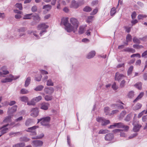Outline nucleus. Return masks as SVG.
<instances>
[{
	"label": "nucleus",
	"instance_id": "40",
	"mask_svg": "<svg viewBox=\"0 0 147 147\" xmlns=\"http://www.w3.org/2000/svg\"><path fill=\"white\" fill-rule=\"evenodd\" d=\"M32 13L26 14L24 16V17L23 18V19H30L31 17H32Z\"/></svg>",
	"mask_w": 147,
	"mask_h": 147
},
{
	"label": "nucleus",
	"instance_id": "12",
	"mask_svg": "<svg viewBox=\"0 0 147 147\" xmlns=\"http://www.w3.org/2000/svg\"><path fill=\"white\" fill-rule=\"evenodd\" d=\"M123 123H116L113 124V125H110L109 127V128L112 129L114 127H116L118 128H121L123 127Z\"/></svg>",
	"mask_w": 147,
	"mask_h": 147
},
{
	"label": "nucleus",
	"instance_id": "13",
	"mask_svg": "<svg viewBox=\"0 0 147 147\" xmlns=\"http://www.w3.org/2000/svg\"><path fill=\"white\" fill-rule=\"evenodd\" d=\"M28 33L31 36H34V38L36 39L40 38L39 36L37 34V31H28Z\"/></svg>",
	"mask_w": 147,
	"mask_h": 147
},
{
	"label": "nucleus",
	"instance_id": "37",
	"mask_svg": "<svg viewBox=\"0 0 147 147\" xmlns=\"http://www.w3.org/2000/svg\"><path fill=\"white\" fill-rule=\"evenodd\" d=\"M34 100V98H33L30 101L28 102L27 105H34L36 102V101Z\"/></svg>",
	"mask_w": 147,
	"mask_h": 147
},
{
	"label": "nucleus",
	"instance_id": "7",
	"mask_svg": "<svg viewBox=\"0 0 147 147\" xmlns=\"http://www.w3.org/2000/svg\"><path fill=\"white\" fill-rule=\"evenodd\" d=\"M70 22L72 25L77 29L79 25V22L77 20L74 18H72L70 19Z\"/></svg>",
	"mask_w": 147,
	"mask_h": 147
},
{
	"label": "nucleus",
	"instance_id": "22",
	"mask_svg": "<svg viewBox=\"0 0 147 147\" xmlns=\"http://www.w3.org/2000/svg\"><path fill=\"white\" fill-rule=\"evenodd\" d=\"M123 51L125 52H131L132 53H134L135 52V50L130 48H127L125 49H124Z\"/></svg>",
	"mask_w": 147,
	"mask_h": 147
},
{
	"label": "nucleus",
	"instance_id": "36",
	"mask_svg": "<svg viewBox=\"0 0 147 147\" xmlns=\"http://www.w3.org/2000/svg\"><path fill=\"white\" fill-rule=\"evenodd\" d=\"M34 100V98H33L30 101L28 102L27 105H34L36 102V101Z\"/></svg>",
	"mask_w": 147,
	"mask_h": 147
},
{
	"label": "nucleus",
	"instance_id": "31",
	"mask_svg": "<svg viewBox=\"0 0 147 147\" xmlns=\"http://www.w3.org/2000/svg\"><path fill=\"white\" fill-rule=\"evenodd\" d=\"M111 107H115V108L119 107L121 109H123L124 108V107L123 105H118L116 104H113L111 105Z\"/></svg>",
	"mask_w": 147,
	"mask_h": 147
},
{
	"label": "nucleus",
	"instance_id": "57",
	"mask_svg": "<svg viewBox=\"0 0 147 147\" xmlns=\"http://www.w3.org/2000/svg\"><path fill=\"white\" fill-rule=\"evenodd\" d=\"M33 98L34 99V100L36 101V102H37L41 100L42 98V97L41 96H39Z\"/></svg>",
	"mask_w": 147,
	"mask_h": 147
},
{
	"label": "nucleus",
	"instance_id": "29",
	"mask_svg": "<svg viewBox=\"0 0 147 147\" xmlns=\"http://www.w3.org/2000/svg\"><path fill=\"white\" fill-rule=\"evenodd\" d=\"M1 70L3 72L4 75H6L9 73V71L6 70V67L4 66L0 68Z\"/></svg>",
	"mask_w": 147,
	"mask_h": 147
},
{
	"label": "nucleus",
	"instance_id": "60",
	"mask_svg": "<svg viewBox=\"0 0 147 147\" xmlns=\"http://www.w3.org/2000/svg\"><path fill=\"white\" fill-rule=\"evenodd\" d=\"M134 96V92L132 91H130L128 94V96L129 98H132Z\"/></svg>",
	"mask_w": 147,
	"mask_h": 147
},
{
	"label": "nucleus",
	"instance_id": "15",
	"mask_svg": "<svg viewBox=\"0 0 147 147\" xmlns=\"http://www.w3.org/2000/svg\"><path fill=\"white\" fill-rule=\"evenodd\" d=\"M114 138V136L113 134L108 133L105 136V139L106 141H111Z\"/></svg>",
	"mask_w": 147,
	"mask_h": 147
},
{
	"label": "nucleus",
	"instance_id": "24",
	"mask_svg": "<svg viewBox=\"0 0 147 147\" xmlns=\"http://www.w3.org/2000/svg\"><path fill=\"white\" fill-rule=\"evenodd\" d=\"M25 145V143L24 142L20 143L15 145L13 146V147H23Z\"/></svg>",
	"mask_w": 147,
	"mask_h": 147
},
{
	"label": "nucleus",
	"instance_id": "14",
	"mask_svg": "<svg viewBox=\"0 0 147 147\" xmlns=\"http://www.w3.org/2000/svg\"><path fill=\"white\" fill-rule=\"evenodd\" d=\"M54 89L53 88L50 87L45 88L44 89V92L47 94H51L54 92Z\"/></svg>",
	"mask_w": 147,
	"mask_h": 147
},
{
	"label": "nucleus",
	"instance_id": "28",
	"mask_svg": "<svg viewBox=\"0 0 147 147\" xmlns=\"http://www.w3.org/2000/svg\"><path fill=\"white\" fill-rule=\"evenodd\" d=\"M33 121L32 119H27L25 122V125L28 126L30 125L32 123Z\"/></svg>",
	"mask_w": 147,
	"mask_h": 147
},
{
	"label": "nucleus",
	"instance_id": "19",
	"mask_svg": "<svg viewBox=\"0 0 147 147\" xmlns=\"http://www.w3.org/2000/svg\"><path fill=\"white\" fill-rule=\"evenodd\" d=\"M133 125L134 126L133 128V131L134 132L138 131L142 127V125H140L138 124L135 125L134 123H133Z\"/></svg>",
	"mask_w": 147,
	"mask_h": 147
},
{
	"label": "nucleus",
	"instance_id": "41",
	"mask_svg": "<svg viewBox=\"0 0 147 147\" xmlns=\"http://www.w3.org/2000/svg\"><path fill=\"white\" fill-rule=\"evenodd\" d=\"M84 30V28L82 26H81L80 27L78 31V33L79 34H83Z\"/></svg>",
	"mask_w": 147,
	"mask_h": 147
},
{
	"label": "nucleus",
	"instance_id": "38",
	"mask_svg": "<svg viewBox=\"0 0 147 147\" xmlns=\"http://www.w3.org/2000/svg\"><path fill=\"white\" fill-rule=\"evenodd\" d=\"M12 79L10 78H7L1 80V82L3 83H6L7 82H10L12 81Z\"/></svg>",
	"mask_w": 147,
	"mask_h": 147
},
{
	"label": "nucleus",
	"instance_id": "51",
	"mask_svg": "<svg viewBox=\"0 0 147 147\" xmlns=\"http://www.w3.org/2000/svg\"><path fill=\"white\" fill-rule=\"evenodd\" d=\"M109 108L108 107H105L104 108V111L106 113V115H107L109 113Z\"/></svg>",
	"mask_w": 147,
	"mask_h": 147
},
{
	"label": "nucleus",
	"instance_id": "16",
	"mask_svg": "<svg viewBox=\"0 0 147 147\" xmlns=\"http://www.w3.org/2000/svg\"><path fill=\"white\" fill-rule=\"evenodd\" d=\"M68 18H63L61 19L60 24H63L65 27L68 24Z\"/></svg>",
	"mask_w": 147,
	"mask_h": 147
},
{
	"label": "nucleus",
	"instance_id": "64",
	"mask_svg": "<svg viewBox=\"0 0 147 147\" xmlns=\"http://www.w3.org/2000/svg\"><path fill=\"white\" fill-rule=\"evenodd\" d=\"M131 119V115L130 114L128 115L126 117L125 119V120L127 121H129Z\"/></svg>",
	"mask_w": 147,
	"mask_h": 147
},
{
	"label": "nucleus",
	"instance_id": "39",
	"mask_svg": "<svg viewBox=\"0 0 147 147\" xmlns=\"http://www.w3.org/2000/svg\"><path fill=\"white\" fill-rule=\"evenodd\" d=\"M42 76L40 75H36L35 76V80L37 82H40L41 80Z\"/></svg>",
	"mask_w": 147,
	"mask_h": 147
},
{
	"label": "nucleus",
	"instance_id": "52",
	"mask_svg": "<svg viewBox=\"0 0 147 147\" xmlns=\"http://www.w3.org/2000/svg\"><path fill=\"white\" fill-rule=\"evenodd\" d=\"M133 67L132 66H131L129 68L127 71V75H129L131 74L132 71Z\"/></svg>",
	"mask_w": 147,
	"mask_h": 147
},
{
	"label": "nucleus",
	"instance_id": "42",
	"mask_svg": "<svg viewBox=\"0 0 147 147\" xmlns=\"http://www.w3.org/2000/svg\"><path fill=\"white\" fill-rule=\"evenodd\" d=\"M140 38H138L136 37H134L133 39V41L136 43L139 44L140 43Z\"/></svg>",
	"mask_w": 147,
	"mask_h": 147
},
{
	"label": "nucleus",
	"instance_id": "33",
	"mask_svg": "<svg viewBox=\"0 0 147 147\" xmlns=\"http://www.w3.org/2000/svg\"><path fill=\"white\" fill-rule=\"evenodd\" d=\"M20 140L21 141L28 142L30 140V139L29 138H28L27 137H23L20 138Z\"/></svg>",
	"mask_w": 147,
	"mask_h": 147
},
{
	"label": "nucleus",
	"instance_id": "35",
	"mask_svg": "<svg viewBox=\"0 0 147 147\" xmlns=\"http://www.w3.org/2000/svg\"><path fill=\"white\" fill-rule=\"evenodd\" d=\"M11 121V117L10 115L9 116L6 117L4 120V122L9 123Z\"/></svg>",
	"mask_w": 147,
	"mask_h": 147
},
{
	"label": "nucleus",
	"instance_id": "62",
	"mask_svg": "<svg viewBox=\"0 0 147 147\" xmlns=\"http://www.w3.org/2000/svg\"><path fill=\"white\" fill-rule=\"evenodd\" d=\"M123 127H122L121 128H123L124 130H123L127 132L128 131L129 127L127 125H125L123 124Z\"/></svg>",
	"mask_w": 147,
	"mask_h": 147
},
{
	"label": "nucleus",
	"instance_id": "58",
	"mask_svg": "<svg viewBox=\"0 0 147 147\" xmlns=\"http://www.w3.org/2000/svg\"><path fill=\"white\" fill-rule=\"evenodd\" d=\"M15 6L16 7L18 8L20 10H22V4L21 3H16Z\"/></svg>",
	"mask_w": 147,
	"mask_h": 147
},
{
	"label": "nucleus",
	"instance_id": "34",
	"mask_svg": "<svg viewBox=\"0 0 147 147\" xmlns=\"http://www.w3.org/2000/svg\"><path fill=\"white\" fill-rule=\"evenodd\" d=\"M47 82V85L48 86H53L54 85L53 82L50 79L48 80Z\"/></svg>",
	"mask_w": 147,
	"mask_h": 147
},
{
	"label": "nucleus",
	"instance_id": "49",
	"mask_svg": "<svg viewBox=\"0 0 147 147\" xmlns=\"http://www.w3.org/2000/svg\"><path fill=\"white\" fill-rule=\"evenodd\" d=\"M116 12V9L115 7L112 8L110 11V14L111 16L114 15Z\"/></svg>",
	"mask_w": 147,
	"mask_h": 147
},
{
	"label": "nucleus",
	"instance_id": "17",
	"mask_svg": "<svg viewBox=\"0 0 147 147\" xmlns=\"http://www.w3.org/2000/svg\"><path fill=\"white\" fill-rule=\"evenodd\" d=\"M49 105L48 103L43 102L41 105L40 108L44 110H47L48 109Z\"/></svg>",
	"mask_w": 147,
	"mask_h": 147
},
{
	"label": "nucleus",
	"instance_id": "46",
	"mask_svg": "<svg viewBox=\"0 0 147 147\" xmlns=\"http://www.w3.org/2000/svg\"><path fill=\"white\" fill-rule=\"evenodd\" d=\"M126 112L125 111H123L122 112L120 115L119 119L120 120L122 118L125 116L126 114Z\"/></svg>",
	"mask_w": 147,
	"mask_h": 147
},
{
	"label": "nucleus",
	"instance_id": "44",
	"mask_svg": "<svg viewBox=\"0 0 147 147\" xmlns=\"http://www.w3.org/2000/svg\"><path fill=\"white\" fill-rule=\"evenodd\" d=\"M20 100L21 101L26 102L28 100V98L25 96H23L20 97Z\"/></svg>",
	"mask_w": 147,
	"mask_h": 147
},
{
	"label": "nucleus",
	"instance_id": "4",
	"mask_svg": "<svg viewBox=\"0 0 147 147\" xmlns=\"http://www.w3.org/2000/svg\"><path fill=\"white\" fill-rule=\"evenodd\" d=\"M96 121L98 122L101 123L102 125L103 126L106 125L110 123L109 120H106L104 118L99 117H97Z\"/></svg>",
	"mask_w": 147,
	"mask_h": 147
},
{
	"label": "nucleus",
	"instance_id": "25",
	"mask_svg": "<svg viewBox=\"0 0 147 147\" xmlns=\"http://www.w3.org/2000/svg\"><path fill=\"white\" fill-rule=\"evenodd\" d=\"M71 6L74 8H77L79 5L78 3L74 0L73 1L71 2Z\"/></svg>",
	"mask_w": 147,
	"mask_h": 147
},
{
	"label": "nucleus",
	"instance_id": "45",
	"mask_svg": "<svg viewBox=\"0 0 147 147\" xmlns=\"http://www.w3.org/2000/svg\"><path fill=\"white\" fill-rule=\"evenodd\" d=\"M109 132V130L107 129H101L98 132L99 134H105Z\"/></svg>",
	"mask_w": 147,
	"mask_h": 147
},
{
	"label": "nucleus",
	"instance_id": "3",
	"mask_svg": "<svg viewBox=\"0 0 147 147\" xmlns=\"http://www.w3.org/2000/svg\"><path fill=\"white\" fill-rule=\"evenodd\" d=\"M50 117L47 116L38 119V123L40 122V123L42 125L49 126V122L50 121Z\"/></svg>",
	"mask_w": 147,
	"mask_h": 147
},
{
	"label": "nucleus",
	"instance_id": "10",
	"mask_svg": "<svg viewBox=\"0 0 147 147\" xmlns=\"http://www.w3.org/2000/svg\"><path fill=\"white\" fill-rule=\"evenodd\" d=\"M125 77V76L123 74H120L119 73L117 72L115 74V80L119 81Z\"/></svg>",
	"mask_w": 147,
	"mask_h": 147
},
{
	"label": "nucleus",
	"instance_id": "26",
	"mask_svg": "<svg viewBox=\"0 0 147 147\" xmlns=\"http://www.w3.org/2000/svg\"><path fill=\"white\" fill-rule=\"evenodd\" d=\"M142 107V105L140 103H137L135 106L133 107L134 110H137L141 108Z\"/></svg>",
	"mask_w": 147,
	"mask_h": 147
},
{
	"label": "nucleus",
	"instance_id": "48",
	"mask_svg": "<svg viewBox=\"0 0 147 147\" xmlns=\"http://www.w3.org/2000/svg\"><path fill=\"white\" fill-rule=\"evenodd\" d=\"M147 16L145 15L140 14L138 16V18L139 20H142L144 18L146 17Z\"/></svg>",
	"mask_w": 147,
	"mask_h": 147
},
{
	"label": "nucleus",
	"instance_id": "11",
	"mask_svg": "<svg viewBox=\"0 0 147 147\" xmlns=\"http://www.w3.org/2000/svg\"><path fill=\"white\" fill-rule=\"evenodd\" d=\"M17 108V105H15L10 108H9L7 111L8 114L10 115H12L13 113L15 112L16 111Z\"/></svg>",
	"mask_w": 147,
	"mask_h": 147
},
{
	"label": "nucleus",
	"instance_id": "61",
	"mask_svg": "<svg viewBox=\"0 0 147 147\" xmlns=\"http://www.w3.org/2000/svg\"><path fill=\"white\" fill-rule=\"evenodd\" d=\"M112 88L113 89L115 90H116L118 88V86L116 85V83L114 82L112 86Z\"/></svg>",
	"mask_w": 147,
	"mask_h": 147
},
{
	"label": "nucleus",
	"instance_id": "23",
	"mask_svg": "<svg viewBox=\"0 0 147 147\" xmlns=\"http://www.w3.org/2000/svg\"><path fill=\"white\" fill-rule=\"evenodd\" d=\"M144 93L143 92H141L140 94L134 100V102H136L140 99L143 96Z\"/></svg>",
	"mask_w": 147,
	"mask_h": 147
},
{
	"label": "nucleus",
	"instance_id": "1",
	"mask_svg": "<svg viewBox=\"0 0 147 147\" xmlns=\"http://www.w3.org/2000/svg\"><path fill=\"white\" fill-rule=\"evenodd\" d=\"M49 26L45 23H42L38 25L37 27L38 30H41L39 34L40 36H42L47 32L46 29L48 28Z\"/></svg>",
	"mask_w": 147,
	"mask_h": 147
},
{
	"label": "nucleus",
	"instance_id": "56",
	"mask_svg": "<svg viewBox=\"0 0 147 147\" xmlns=\"http://www.w3.org/2000/svg\"><path fill=\"white\" fill-rule=\"evenodd\" d=\"M44 134L43 133H41L36 138H32V139H41L44 137Z\"/></svg>",
	"mask_w": 147,
	"mask_h": 147
},
{
	"label": "nucleus",
	"instance_id": "59",
	"mask_svg": "<svg viewBox=\"0 0 147 147\" xmlns=\"http://www.w3.org/2000/svg\"><path fill=\"white\" fill-rule=\"evenodd\" d=\"M123 131V130L121 129L119 133L120 136L125 137L126 136V135L125 133Z\"/></svg>",
	"mask_w": 147,
	"mask_h": 147
},
{
	"label": "nucleus",
	"instance_id": "5",
	"mask_svg": "<svg viewBox=\"0 0 147 147\" xmlns=\"http://www.w3.org/2000/svg\"><path fill=\"white\" fill-rule=\"evenodd\" d=\"M65 29L68 32H71L72 31L75 33L77 30L76 28L73 26H72L71 24L69 23L65 27Z\"/></svg>",
	"mask_w": 147,
	"mask_h": 147
},
{
	"label": "nucleus",
	"instance_id": "55",
	"mask_svg": "<svg viewBox=\"0 0 147 147\" xmlns=\"http://www.w3.org/2000/svg\"><path fill=\"white\" fill-rule=\"evenodd\" d=\"M28 93V91L26 89H22L20 91V93L22 94H27Z\"/></svg>",
	"mask_w": 147,
	"mask_h": 147
},
{
	"label": "nucleus",
	"instance_id": "53",
	"mask_svg": "<svg viewBox=\"0 0 147 147\" xmlns=\"http://www.w3.org/2000/svg\"><path fill=\"white\" fill-rule=\"evenodd\" d=\"M91 10V8L88 6H86L83 9V10L86 12H90Z\"/></svg>",
	"mask_w": 147,
	"mask_h": 147
},
{
	"label": "nucleus",
	"instance_id": "9",
	"mask_svg": "<svg viewBox=\"0 0 147 147\" xmlns=\"http://www.w3.org/2000/svg\"><path fill=\"white\" fill-rule=\"evenodd\" d=\"M40 72L41 74L43 75L42 78V80L43 82H45L47 81L48 78V76L46 75L48 74V72L44 70H40Z\"/></svg>",
	"mask_w": 147,
	"mask_h": 147
},
{
	"label": "nucleus",
	"instance_id": "20",
	"mask_svg": "<svg viewBox=\"0 0 147 147\" xmlns=\"http://www.w3.org/2000/svg\"><path fill=\"white\" fill-rule=\"evenodd\" d=\"M38 127L37 126H34L32 127L28 128V130H27V131L33 132L34 134H35V129L37 128H38Z\"/></svg>",
	"mask_w": 147,
	"mask_h": 147
},
{
	"label": "nucleus",
	"instance_id": "8",
	"mask_svg": "<svg viewBox=\"0 0 147 147\" xmlns=\"http://www.w3.org/2000/svg\"><path fill=\"white\" fill-rule=\"evenodd\" d=\"M32 143L33 146L35 147H40L43 144V142L42 141L38 140H33Z\"/></svg>",
	"mask_w": 147,
	"mask_h": 147
},
{
	"label": "nucleus",
	"instance_id": "47",
	"mask_svg": "<svg viewBox=\"0 0 147 147\" xmlns=\"http://www.w3.org/2000/svg\"><path fill=\"white\" fill-rule=\"evenodd\" d=\"M26 30V28L25 27H21L18 29V32H24Z\"/></svg>",
	"mask_w": 147,
	"mask_h": 147
},
{
	"label": "nucleus",
	"instance_id": "43",
	"mask_svg": "<svg viewBox=\"0 0 147 147\" xmlns=\"http://www.w3.org/2000/svg\"><path fill=\"white\" fill-rule=\"evenodd\" d=\"M51 8V6L49 5H46L43 7V9H45L47 11H49Z\"/></svg>",
	"mask_w": 147,
	"mask_h": 147
},
{
	"label": "nucleus",
	"instance_id": "21",
	"mask_svg": "<svg viewBox=\"0 0 147 147\" xmlns=\"http://www.w3.org/2000/svg\"><path fill=\"white\" fill-rule=\"evenodd\" d=\"M31 81V78L30 77H28L26 80H25V82L24 86L25 87H27L30 84V83Z\"/></svg>",
	"mask_w": 147,
	"mask_h": 147
},
{
	"label": "nucleus",
	"instance_id": "63",
	"mask_svg": "<svg viewBox=\"0 0 147 147\" xmlns=\"http://www.w3.org/2000/svg\"><path fill=\"white\" fill-rule=\"evenodd\" d=\"M9 77H10L9 78H11V79H12V80H16L18 78H19V76H14L12 75L11 74H10L9 75Z\"/></svg>",
	"mask_w": 147,
	"mask_h": 147
},
{
	"label": "nucleus",
	"instance_id": "30",
	"mask_svg": "<svg viewBox=\"0 0 147 147\" xmlns=\"http://www.w3.org/2000/svg\"><path fill=\"white\" fill-rule=\"evenodd\" d=\"M142 83L140 82H138L135 84L134 86L139 90L142 88Z\"/></svg>",
	"mask_w": 147,
	"mask_h": 147
},
{
	"label": "nucleus",
	"instance_id": "27",
	"mask_svg": "<svg viewBox=\"0 0 147 147\" xmlns=\"http://www.w3.org/2000/svg\"><path fill=\"white\" fill-rule=\"evenodd\" d=\"M44 86L42 85L38 86L34 89V90L36 91H40L42 90L44 88Z\"/></svg>",
	"mask_w": 147,
	"mask_h": 147
},
{
	"label": "nucleus",
	"instance_id": "32",
	"mask_svg": "<svg viewBox=\"0 0 147 147\" xmlns=\"http://www.w3.org/2000/svg\"><path fill=\"white\" fill-rule=\"evenodd\" d=\"M33 17V19L35 21H39L40 20V18L38 15L37 14H35L34 15H32Z\"/></svg>",
	"mask_w": 147,
	"mask_h": 147
},
{
	"label": "nucleus",
	"instance_id": "6",
	"mask_svg": "<svg viewBox=\"0 0 147 147\" xmlns=\"http://www.w3.org/2000/svg\"><path fill=\"white\" fill-rule=\"evenodd\" d=\"M39 111L38 108L36 107L32 109L30 115L33 117H37L38 115Z\"/></svg>",
	"mask_w": 147,
	"mask_h": 147
},
{
	"label": "nucleus",
	"instance_id": "18",
	"mask_svg": "<svg viewBox=\"0 0 147 147\" xmlns=\"http://www.w3.org/2000/svg\"><path fill=\"white\" fill-rule=\"evenodd\" d=\"M96 54V52L95 51H93L89 52L87 55L86 57L88 59H91Z\"/></svg>",
	"mask_w": 147,
	"mask_h": 147
},
{
	"label": "nucleus",
	"instance_id": "50",
	"mask_svg": "<svg viewBox=\"0 0 147 147\" xmlns=\"http://www.w3.org/2000/svg\"><path fill=\"white\" fill-rule=\"evenodd\" d=\"M45 98L46 100H51L52 99V96L49 95H46L45 96Z\"/></svg>",
	"mask_w": 147,
	"mask_h": 147
},
{
	"label": "nucleus",
	"instance_id": "54",
	"mask_svg": "<svg viewBox=\"0 0 147 147\" xmlns=\"http://www.w3.org/2000/svg\"><path fill=\"white\" fill-rule=\"evenodd\" d=\"M132 38L131 35L130 34H128L127 35L126 37V41L127 42H129L131 41V40Z\"/></svg>",
	"mask_w": 147,
	"mask_h": 147
},
{
	"label": "nucleus",
	"instance_id": "2",
	"mask_svg": "<svg viewBox=\"0 0 147 147\" xmlns=\"http://www.w3.org/2000/svg\"><path fill=\"white\" fill-rule=\"evenodd\" d=\"M14 124V123H12L10 124H7L4 125L1 128V134H0V137L6 133L8 131V129H10L11 127V125H13Z\"/></svg>",
	"mask_w": 147,
	"mask_h": 147
}]
</instances>
